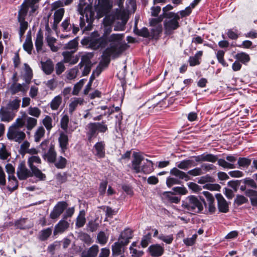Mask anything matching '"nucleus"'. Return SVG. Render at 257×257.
<instances>
[{
  "label": "nucleus",
  "mask_w": 257,
  "mask_h": 257,
  "mask_svg": "<svg viewBox=\"0 0 257 257\" xmlns=\"http://www.w3.org/2000/svg\"><path fill=\"white\" fill-rule=\"evenodd\" d=\"M23 117V119H17L15 123L9 128L7 134L9 139L16 142H21L23 140L25 137V134L20 131L19 127L22 126L25 123H27L28 130L32 128V118L27 115H24Z\"/></svg>",
  "instance_id": "f257e3e1"
},
{
  "label": "nucleus",
  "mask_w": 257,
  "mask_h": 257,
  "mask_svg": "<svg viewBox=\"0 0 257 257\" xmlns=\"http://www.w3.org/2000/svg\"><path fill=\"white\" fill-rule=\"evenodd\" d=\"M203 205L206 208L207 204L203 197L190 195L182 202V207L191 213H203Z\"/></svg>",
  "instance_id": "f03ea898"
},
{
  "label": "nucleus",
  "mask_w": 257,
  "mask_h": 257,
  "mask_svg": "<svg viewBox=\"0 0 257 257\" xmlns=\"http://www.w3.org/2000/svg\"><path fill=\"white\" fill-rule=\"evenodd\" d=\"M86 135L87 140L91 142L92 140L97 137L99 133L104 134L108 131V126L106 121L89 122L86 126Z\"/></svg>",
  "instance_id": "7ed1b4c3"
},
{
  "label": "nucleus",
  "mask_w": 257,
  "mask_h": 257,
  "mask_svg": "<svg viewBox=\"0 0 257 257\" xmlns=\"http://www.w3.org/2000/svg\"><path fill=\"white\" fill-rule=\"evenodd\" d=\"M30 8L32 9V0H25L18 13V20L20 25L19 34L20 39L23 37L28 27V23L25 19Z\"/></svg>",
  "instance_id": "20e7f679"
},
{
  "label": "nucleus",
  "mask_w": 257,
  "mask_h": 257,
  "mask_svg": "<svg viewBox=\"0 0 257 257\" xmlns=\"http://www.w3.org/2000/svg\"><path fill=\"white\" fill-rule=\"evenodd\" d=\"M191 158H194L197 162H209L214 163L217 161L218 165L223 168L234 169L236 168L234 164L228 163L223 159H218L217 155L212 154L203 153L200 155L192 156Z\"/></svg>",
  "instance_id": "39448f33"
},
{
  "label": "nucleus",
  "mask_w": 257,
  "mask_h": 257,
  "mask_svg": "<svg viewBox=\"0 0 257 257\" xmlns=\"http://www.w3.org/2000/svg\"><path fill=\"white\" fill-rule=\"evenodd\" d=\"M109 48L112 55V59L118 58L129 47V45L122 40L109 42Z\"/></svg>",
  "instance_id": "423d86ee"
},
{
  "label": "nucleus",
  "mask_w": 257,
  "mask_h": 257,
  "mask_svg": "<svg viewBox=\"0 0 257 257\" xmlns=\"http://www.w3.org/2000/svg\"><path fill=\"white\" fill-rule=\"evenodd\" d=\"M242 180V185H240L239 188L241 192H244V195L249 198L250 201L251 202V199H254L255 196H251L250 193V191H257V184L255 181L250 177H246Z\"/></svg>",
  "instance_id": "0eeeda50"
},
{
  "label": "nucleus",
  "mask_w": 257,
  "mask_h": 257,
  "mask_svg": "<svg viewBox=\"0 0 257 257\" xmlns=\"http://www.w3.org/2000/svg\"><path fill=\"white\" fill-rule=\"evenodd\" d=\"M166 104V101L164 99L159 100L157 96H155L146 102L144 105V107H146L149 109L148 112L149 113L152 112L154 109L158 111L160 108L165 107Z\"/></svg>",
  "instance_id": "6e6552de"
},
{
  "label": "nucleus",
  "mask_w": 257,
  "mask_h": 257,
  "mask_svg": "<svg viewBox=\"0 0 257 257\" xmlns=\"http://www.w3.org/2000/svg\"><path fill=\"white\" fill-rule=\"evenodd\" d=\"M111 31L112 28L110 27H105L104 29V33L101 37L107 42V44L109 42L118 41L123 39L124 36L123 34H112L108 37Z\"/></svg>",
  "instance_id": "1a4fd4ad"
},
{
  "label": "nucleus",
  "mask_w": 257,
  "mask_h": 257,
  "mask_svg": "<svg viewBox=\"0 0 257 257\" xmlns=\"http://www.w3.org/2000/svg\"><path fill=\"white\" fill-rule=\"evenodd\" d=\"M67 133L68 132L60 131L58 138L59 147L60 148V151L63 154H65L68 149L69 139Z\"/></svg>",
  "instance_id": "9d476101"
},
{
  "label": "nucleus",
  "mask_w": 257,
  "mask_h": 257,
  "mask_svg": "<svg viewBox=\"0 0 257 257\" xmlns=\"http://www.w3.org/2000/svg\"><path fill=\"white\" fill-rule=\"evenodd\" d=\"M68 206V204L65 201L58 202L54 207L53 210L51 212L50 217L52 219L58 218L64 212Z\"/></svg>",
  "instance_id": "9b49d317"
},
{
  "label": "nucleus",
  "mask_w": 257,
  "mask_h": 257,
  "mask_svg": "<svg viewBox=\"0 0 257 257\" xmlns=\"http://www.w3.org/2000/svg\"><path fill=\"white\" fill-rule=\"evenodd\" d=\"M147 251L152 257H160L164 253L165 249L163 244L156 243L151 245L148 248Z\"/></svg>",
  "instance_id": "f8f14e48"
},
{
  "label": "nucleus",
  "mask_w": 257,
  "mask_h": 257,
  "mask_svg": "<svg viewBox=\"0 0 257 257\" xmlns=\"http://www.w3.org/2000/svg\"><path fill=\"white\" fill-rule=\"evenodd\" d=\"M217 201V207L219 211L221 213H227L229 211V205L227 201L220 193L215 195Z\"/></svg>",
  "instance_id": "ddd939ff"
},
{
  "label": "nucleus",
  "mask_w": 257,
  "mask_h": 257,
  "mask_svg": "<svg viewBox=\"0 0 257 257\" xmlns=\"http://www.w3.org/2000/svg\"><path fill=\"white\" fill-rule=\"evenodd\" d=\"M107 42L103 38L99 37L95 38L91 37L90 48L93 50H97L99 49H102L107 45Z\"/></svg>",
  "instance_id": "4468645a"
},
{
  "label": "nucleus",
  "mask_w": 257,
  "mask_h": 257,
  "mask_svg": "<svg viewBox=\"0 0 257 257\" xmlns=\"http://www.w3.org/2000/svg\"><path fill=\"white\" fill-rule=\"evenodd\" d=\"M18 177L20 180H25L31 176V171L27 168L24 162H21L17 170Z\"/></svg>",
  "instance_id": "2eb2a0df"
},
{
  "label": "nucleus",
  "mask_w": 257,
  "mask_h": 257,
  "mask_svg": "<svg viewBox=\"0 0 257 257\" xmlns=\"http://www.w3.org/2000/svg\"><path fill=\"white\" fill-rule=\"evenodd\" d=\"M133 160L132 161V169L134 170L136 173L141 172V164L144 160V158L139 153L134 152L133 153Z\"/></svg>",
  "instance_id": "dca6fc26"
},
{
  "label": "nucleus",
  "mask_w": 257,
  "mask_h": 257,
  "mask_svg": "<svg viewBox=\"0 0 257 257\" xmlns=\"http://www.w3.org/2000/svg\"><path fill=\"white\" fill-rule=\"evenodd\" d=\"M43 158L48 163H54L56 162L57 153L55 149V145L51 143L47 152L43 154Z\"/></svg>",
  "instance_id": "f3484780"
},
{
  "label": "nucleus",
  "mask_w": 257,
  "mask_h": 257,
  "mask_svg": "<svg viewBox=\"0 0 257 257\" xmlns=\"http://www.w3.org/2000/svg\"><path fill=\"white\" fill-rule=\"evenodd\" d=\"M164 27L165 34L167 35H171L173 33L174 30L180 27V25L179 23H177L171 19L164 21Z\"/></svg>",
  "instance_id": "a211bd4d"
},
{
  "label": "nucleus",
  "mask_w": 257,
  "mask_h": 257,
  "mask_svg": "<svg viewBox=\"0 0 257 257\" xmlns=\"http://www.w3.org/2000/svg\"><path fill=\"white\" fill-rule=\"evenodd\" d=\"M95 151L94 155L100 159L104 158L105 156V144L104 141L97 142L93 146Z\"/></svg>",
  "instance_id": "6ab92c4d"
},
{
  "label": "nucleus",
  "mask_w": 257,
  "mask_h": 257,
  "mask_svg": "<svg viewBox=\"0 0 257 257\" xmlns=\"http://www.w3.org/2000/svg\"><path fill=\"white\" fill-rule=\"evenodd\" d=\"M69 226V223L64 219L61 220L55 225L53 232L54 235H56L58 233H62L65 231Z\"/></svg>",
  "instance_id": "aec40b11"
},
{
  "label": "nucleus",
  "mask_w": 257,
  "mask_h": 257,
  "mask_svg": "<svg viewBox=\"0 0 257 257\" xmlns=\"http://www.w3.org/2000/svg\"><path fill=\"white\" fill-rule=\"evenodd\" d=\"M175 193L171 191H166L162 193V199L165 202H168L171 203H174L177 204L180 201V198L176 196H173Z\"/></svg>",
  "instance_id": "412c9836"
},
{
  "label": "nucleus",
  "mask_w": 257,
  "mask_h": 257,
  "mask_svg": "<svg viewBox=\"0 0 257 257\" xmlns=\"http://www.w3.org/2000/svg\"><path fill=\"white\" fill-rule=\"evenodd\" d=\"M42 69L47 75L51 74L54 71V64L50 59H47L45 62H41Z\"/></svg>",
  "instance_id": "4be33fe9"
},
{
  "label": "nucleus",
  "mask_w": 257,
  "mask_h": 257,
  "mask_svg": "<svg viewBox=\"0 0 257 257\" xmlns=\"http://www.w3.org/2000/svg\"><path fill=\"white\" fill-rule=\"evenodd\" d=\"M133 237V231L130 228L125 229L120 234L118 240H123L124 244L127 245L130 242V240Z\"/></svg>",
  "instance_id": "5701e85b"
},
{
  "label": "nucleus",
  "mask_w": 257,
  "mask_h": 257,
  "mask_svg": "<svg viewBox=\"0 0 257 257\" xmlns=\"http://www.w3.org/2000/svg\"><path fill=\"white\" fill-rule=\"evenodd\" d=\"M99 251V247L96 244L91 246L87 251H83L81 257H96Z\"/></svg>",
  "instance_id": "b1692460"
},
{
  "label": "nucleus",
  "mask_w": 257,
  "mask_h": 257,
  "mask_svg": "<svg viewBox=\"0 0 257 257\" xmlns=\"http://www.w3.org/2000/svg\"><path fill=\"white\" fill-rule=\"evenodd\" d=\"M98 7L99 13H107L111 8L110 0H98Z\"/></svg>",
  "instance_id": "393cba45"
},
{
  "label": "nucleus",
  "mask_w": 257,
  "mask_h": 257,
  "mask_svg": "<svg viewBox=\"0 0 257 257\" xmlns=\"http://www.w3.org/2000/svg\"><path fill=\"white\" fill-rule=\"evenodd\" d=\"M147 163H144L141 167V172L145 174H149L154 171V163L150 160L147 159Z\"/></svg>",
  "instance_id": "a878e982"
},
{
  "label": "nucleus",
  "mask_w": 257,
  "mask_h": 257,
  "mask_svg": "<svg viewBox=\"0 0 257 257\" xmlns=\"http://www.w3.org/2000/svg\"><path fill=\"white\" fill-rule=\"evenodd\" d=\"M23 76L27 84H30L32 78V70L29 65L26 63L24 64Z\"/></svg>",
  "instance_id": "bb28decb"
},
{
  "label": "nucleus",
  "mask_w": 257,
  "mask_h": 257,
  "mask_svg": "<svg viewBox=\"0 0 257 257\" xmlns=\"http://www.w3.org/2000/svg\"><path fill=\"white\" fill-rule=\"evenodd\" d=\"M84 99L81 97H75L74 100L72 101L69 104V112L72 114L76 110L78 105L83 104Z\"/></svg>",
  "instance_id": "cd10ccee"
},
{
  "label": "nucleus",
  "mask_w": 257,
  "mask_h": 257,
  "mask_svg": "<svg viewBox=\"0 0 257 257\" xmlns=\"http://www.w3.org/2000/svg\"><path fill=\"white\" fill-rule=\"evenodd\" d=\"M23 48L29 54H31L32 50V41L31 30H30L27 33L25 42L23 44Z\"/></svg>",
  "instance_id": "c85d7f7f"
},
{
  "label": "nucleus",
  "mask_w": 257,
  "mask_h": 257,
  "mask_svg": "<svg viewBox=\"0 0 257 257\" xmlns=\"http://www.w3.org/2000/svg\"><path fill=\"white\" fill-rule=\"evenodd\" d=\"M170 174L172 175L179 177L180 179H184L185 181L190 180V177L187 174L175 167L171 170Z\"/></svg>",
  "instance_id": "c756f323"
},
{
  "label": "nucleus",
  "mask_w": 257,
  "mask_h": 257,
  "mask_svg": "<svg viewBox=\"0 0 257 257\" xmlns=\"http://www.w3.org/2000/svg\"><path fill=\"white\" fill-rule=\"evenodd\" d=\"M134 32L136 35L144 38H148L150 36V34L148 28L143 27L141 29H139L137 27V22L134 28Z\"/></svg>",
  "instance_id": "7c9ffc66"
},
{
  "label": "nucleus",
  "mask_w": 257,
  "mask_h": 257,
  "mask_svg": "<svg viewBox=\"0 0 257 257\" xmlns=\"http://www.w3.org/2000/svg\"><path fill=\"white\" fill-rule=\"evenodd\" d=\"M14 116V114L8 110H3V108L0 110V117L3 121L9 122L13 120Z\"/></svg>",
  "instance_id": "2f4dec72"
},
{
  "label": "nucleus",
  "mask_w": 257,
  "mask_h": 257,
  "mask_svg": "<svg viewBox=\"0 0 257 257\" xmlns=\"http://www.w3.org/2000/svg\"><path fill=\"white\" fill-rule=\"evenodd\" d=\"M251 160L246 157H239L237 160V165L240 169H247L250 165Z\"/></svg>",
  "instance_id": "473e14b6"
},
{
  "label": "nucleus",
  "mask_w": 257,
  "mask_h": 257,
  "mask_svg": "<svg viewBox=\"0 0 257 257\" xmlns=\"http://www.w3.org/2000/svg\"><path fill=\"white\" fill-rule=\"evenodd\" d=\"M126 244H124L123 240H119L118 241L115 242L112 245V251L113 254L119 255L121 253V249L122 246L126 245Z\"/></svg>",
  "instance_id": "72a5a7b5"
},
{
  "label": "nucleus",
  "mask_w": 257,
  "mask_h": 257,
  "mask_svg": "<svg viewBox=\"0 0 257 257\" xmlns=\"http://www.w3.org/2000/svg\"><path fill=\"white\" fill-rule=\"evenodd\" d=\"M234 57L238 61L243 64H246L250 60L249 55L245 52L238 53Z\"/></svg>",
  "instance_id": "f704fd0d"
},
{
  "label": "nucleus",
  "mask_w": 257,
  "mask_h": 257,
  "mask_svg": "<svg viewBox=\"0 0 257 257\" xmlns=\"http://www.w3.org/2000/svg\"><path fill=\"white\" fill-rule=\"evenodd\" d=\"M195 164L193 160H184L181 161L178 165L177 167L181 169L185 170L192 166H195Z\"/></svg>",
  "instance_id": "c9c22d12"
},
{
  "label": "nucleus",
  "mask_w": 257,
  "mask_h": 257,
  "mask_svg": "<svg viewBox=\"0 0 257 257\" xmlns=\"http://www.w3.org/2000/svg\"><path fill=\"white\" fill-rule=\"evenodd\" d=\"M117 19H120L122 20L121 23L120 24V27L118 28V26H115L114 27V31H123L124 30V26L126 24L127 19L126 18L125 15L122 13L120 14V15H117Z\"/></svg>",
  "instance_id": "e433bc0d"
},
{
  "label": "nucleus",
  "mask_w": 257,
  "mask_h": 257,
  "mask_svg": "<svg viewBox=\"0 0 257 257\" xmlns=\"http://www.w3.org/2000/svg\"><path fill=\"white\" fill-rule=\"evenodd\" d=\"M62 98L58 95L55 96L50 102V107L53 110H57L62 103Z\"/></svg>",
  "instance_id": "4c0bfd02"
},
{
  "label": "nucleus",
  "mask_w": 257,
  "mask_h": 257,
  "mask_svg": "<svg viewBox=\"0 0 257 257\" xmlns=\"http://www.w3.org/2000/svg\"><path fill=\"white\" fill-rule=\"evenodd\" d=\"M52 232L51 227H48L43 229L40 232L39 238L41 241H45L50 237Z\"/></svg>",
  "instance_id": "58836bf2"
},
{
  "label": "nucleus",
  "mask_w": 257,
  "mask_h": 257,
  "mask_svg": "<svg viewBox=\"0 0 257 257\" xmlns=\"http://www.w3.org/2000/svg\"><path fill=\"white\" fill-rule=\"evenodd\" d=\"M33 176L38 178L39 181H45L46 179V176L45 174L39 169L37 167L33 165Z\"/></svg>",
  "instance_id": "ea45409f"
},
{
  "label": "nucleus",
  "mask_w": 257,
  "mask_h": 257,
  "mask_svg": "<svg viewBox=\"0 0 257 257\" xmlns=\"http://www.w3.org/2000/svg\"><path fill=\"white\" fill-rule=\"evenodd\" d=\"M21 100L15 99L10 100L7 104V108L12 110H17L20 105Z\"/></svg>",
  "instance_id": "a19ab883"
},
{
  "label": "nucleus",
  "mask_w": 257,
  "mask_h": 257,
  "mask_svg": "<svg viewBox=\"0 0 257 257\" xmlns=\"http://www.w3.org/2000/svg\"><path fill=\"white\" fill-rule=\"evenodd\" d=\"M248 200L246 197L242 195L237 194L234 199V204L239 206L243 204L248 203Z\"/></svg>",
  "instance_id": "79ce46f5"
},
{
  "label": "nucleus",
  "mask_w": 257,
  "mask_h": 257,
  "mask_svg": "<svg viewBox=\"0 0 257 257\" xmlns=\"http://www.w3.org/2000/svg\"><path fill=\"white\" fill-rule=\"evenodd\" d=\"M69 121V116L67 114L64 115L60 120L61 128L63 132H68V126Z\"/></svg>",
  "instance_id": "37998d69"
},
{
  "label": "nucleus",
  "mask_w": 257,
  "mask_h": 257,
  "mask_svg": "<svg viewBox=\"0 0 257 257\" xmlns=\"http://www.w3.org/2000/svg\"><path fill=\"white\" fill-rule=\"evenodd\" d=\"M242 185L241 180H231L227 182V185L232 188L234 191L236 192L239 187Z\"/></svg>",
  "instance_id": "c03bdc74"
},
{
  "label": "nucleus",
  "mask_w": 257,
  "mask_h": 257,
  "mask_svg": "<svg viewBox=\"0 0 257 257\" xmlns=\"http://www.w3.org/2000/svg\"><path fill=\"white\" fill-rule=\"evenodd\" d=\"M65 10L63 8H60L56 10L54 14V21L56 23H60L61 21L64 14Z\"/></svg>",
  "instance_id": "a18cd8bd"
},
{
  "label": "nucleus",
  "mask_w": 257,
  "mask_h": 257,
  "mask_svg": "<svg viewBox=\"0 0 257 257\" xmlns=\"http://www.w3.org/2000/svg\"><path fill=\"white\" fill-rule=\"evenodd\" d=\"M162 32V26L161 25H158L151 30V36L152 39H157Z\"/></svg>",
  "instance_id": "49530a36"
},
{
  "label": "nucleus",
  "mask_w": 257,
  "mask_h": 257,
  "mask_svg": "<svg viewBox=\"0 0 257 257\" xmlns=\"http://www.w3.org/2000/svg\"><path fill=\"white\" fill-rule=\"evenodd\" d=\"M45 130L43 126H40L35 134V141L39 142L42 138L44 136Z\"/></svg>",
  "instance_id": "de8ad7c7"
},
{
  "label": "nucleus",
  "mask_w": 257,
  "mask_h": 257,
  "mask_svg": "<svg viewBox=\"0 0 257 257\" xmlns=\"http://www.w3.org/2000/svg\"><path fill=\"white\" fill-rule=\"evenodd\" d=\"M152 239V235L150 232L143 236L141 241V245L142 247L145 248L148 246Z\"/></svg>",
  "instance_id": "09e8293b"
},
{
  "label": "nucleus",
  "mask_w": 257,
  "mask_h": 257,
  "mask_svg": "<svg viewBox=\"0 0 257 257\" xmlns=\"http://www.w3.org/2000/svg\"><path fill=\"white\" fill-rule=\"evenodd\" d=\"M158 238L165 242L166 244H171L173 241L174 237L173 234L165 235L161 233L158 236Z\"/></svg>",
  "instance_id": "8fccbe9b"
},
{
  "label": "nucleus",
  "mask_w": 257,
  "mask_h": 257,
  "mask_svg": "<svg viewBox=\"0 0 257 257\" xmlns=\"http://www.w3.org/2000/svg\"><path fill=\"white\" fill-rule=\"evenodd\" d=\"M55 167L58 169H64L66 167L67 161V160L62 156H60L59 157L58 161L57 162H55Z\"/></svg>",
  "instance_id": "3c124183"
},
{
  "label": "nucleus",
  "mask_w": 257,
  "mask_h": 257,
  "mask_svg": "<svg viewBox=\"0 0 257 257\" xmlns=\"http://www.w3.org/2000/svg\"><path fill=\"white\" fill-rule=\"evenodd\" d=\"M56 39L52 37L47 38V42L48 45L50 47L51 50L53 52H56L58 50V47L54 45Z\"/></svg>",
  "instance_id": "603ef678"
},
{
  "label": "nucleus",
  "mask_w": 257,
  "mask_h": 257,
  "mask_svg": "<svg viewBox=\"0 0 257 257\" xmlns=\"http://www.w3.org/2000/svg\"><path fill=\"white\" fill-rule=\"evenodd\" d=\"M224 51L221 50H218L216 53V57L219 63H220L223 66H226V62L224 59Z\"/></svg>",
  "instance_id": "864d4df0"
},
{
  "label": "nucleus",
  "mask_w": 257,
  "mask_h": 257,
  "mask_svg": "<svg viewBox=\"0 0 257 257\" xmlns=\"http://www.w3.org/2000/svg\"><path fill=\"white\" fill-rule=\"evenodd\" d=\"M2 147L0 148V159L6 160L10 156V154L7 151L6 147L4 144H2Z\"/></svg>",
  "instance_id": "5fc2aeb1"
},
{
  "label": "nucleus",
  "mask_w": 257,
  "mask_h": 257,
  "mask_svg": "<svg viewBox=\"0 0 257 257\" xmlns=\"http://www.w3.org/2000/svg\"><path fill=\"white\" fill-rule=\"evenodd\" d=\"M52 123V118L49 115H47L43 120V124L48 131L51 130V128L53 127Z\"/></svg>",
  "instance_id": "6e6d98bb"
},
{
  "label": "nucleus",
  "mask_w": 257,
  "mask_h": 257,
  "mask_svg": "<svg viewBox=\"0 0 257 257\" xmlns=\"http://www.w3.org/2000/svg\"><path fill=\"white\" fill-rule=\"evenodd\" d=\"M97 239L100 244L104 245L107 242L108 237L106 236L104 232L101 231L97 234Z\"/></svg>",
  "instance_id": "4d7b16f0"
},
{
  "label": "nucleus",
  "mask_w": 257,
  "mask_h": 257,
  "mask_svg": "<svg viewBox=\"0 0 257 257\" xmlns=\"http://www.w3.org/2000/svg\"><path fill=\"white\" fill-rule=\"evenodd\" d=\"M215 180L213 177L207 174L205 176H202L200 179L198 180V183L203 184L207 182H213Z\"/></svg>",
  "instance_id": "13d9d810"
},
{
  "label": "nucleus",
  "mask_w": 257,
  "mask_h": 257,
  "mask_svg": "<svg viewBox=\"0 0 257 257\" xmlns=\"http://www.w3.org/2000/svg\"><path fill=\"white\" fill-rule=\"evenodd\" d=\"M180 181L176 178L168 177L166 179V185L169 188L175 184H180Z\"/></svg>",
  "instance_id": "bf43d9fd"
},
{
  "label": "nucleus",
  "mask_w": 257,
  "mask_h": 257,
  "mask_svg": "<svg viewBox=\"0 0 257 257\" xmlns=\"http://www.w3.org/2000/svg\"><path fill=\"white\" fill-rule=\"evenodd\" d=\"M216 211V207L214 202H210L208 203V210H205L203 212L204 214H213Z\"/></svg>",
  "instance_id": "052dcab7"
},
{
  "label": "nucleus",
  "mask_w": 257,
  "mask_h": 257,
  "mask_svg": "<svg viewBox=\"0 0 257 257\" xmlns=\"http://www.w3.org/2000/svg\"><path fill=\"white\" fill-rule=\"evenodd\" d=\"M203 188L210 191H220L221 186L218 184H207Z\"/></svg>",
  "instance_id": "680f3d73"
},
{
  "label": "nucleus",
  "mask_w": 257,
  "mask_h": 257,
  "mask_svg": "<svg viewBox=\"0 0 257 257\" xmlns=\"http://www.w3.org/2000/svg\"><path fill=\"white\" fill-rule=\"evenodd\" d=\"M22 88V86L21 84L14 83L10 88V91L12 94H15L20 91Z\"/></svg>",
  "instance_id": "e2e57ef3"
},
{
  "label": "nucleus",
  "mask_w": 257,
  "mask_h": 257,
  "mask_svg": "<svg viewBox=\"0 0 257 257\" xmlns=\"http://www.w3.org/2000/svg\"><path fill=\"white\" fill-rule=\"evenodd\" d=\"M130 250L132 257H142L144 254L143 250H138L132 246L130 247Z\"/></svg>",
  "instance_id": "0e129e2a"
},
{
  "label": "nucleus",
  "mask_w": 257,
  "mask_h": 257,
  "mask_svg": "<svg viewBox=\"0 0 257 257\" xmlns=\"http://www.w3.org/2000/svg\"><path fill=\"white\" fill-rule=\"evenodd\" d=\"M196 238L197 235L194 234L191 237L184 239L183 242L187 246H192L195 243Z\"/></svg>",
  "instance_id": "69168bd1"
},
{
  "label": "nucleus",
  "mask_w": 257,
  "mask_h": 257,
  "mask_svg": "<svg viewBox=\"0 0 257 257\" xmlns=\"http://www.w3.org/2000/svg\"><path fill=\"white\" fill-rule=\"evenodd\" d=\"M56 179L60 183H64L67 180V175L66 172L58 173L56 175Z\"/></svg>",
  "instance_id": "338daca9"
},
{
  "label": "nucleus",
  "mask_w": 257,
  "mask_h": 257,
  "mask_svg": "<svg viewBox=\"0 0 257 257\" xmlns=\"http://www.w3.org/2000/svg\"><path fill=\"white\" fill-rule=\"evenodd\" d=\"M6 171L8 174V177L11 178L15 176V169L11 164H8L6 166Z\"/></svg>",
  "instance_id": "774afa93"
}]
</instances>
